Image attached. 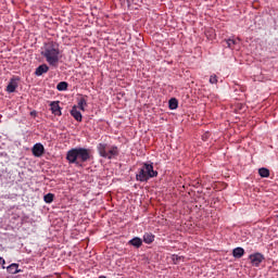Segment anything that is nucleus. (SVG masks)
<instances>
[{
    "label": "nucleus",
    "instance_id": "nucleus-1",
    "mask_svg": "<svg viewBox=\"0 0 278 278\" xmlns=\"http://www.w3.org/2000/svg\"><path fill=\"white\" fill-rule=\"evenodd\" d=\"M41 55L46 58V62H48L50 66L56 68L60 63V45L55 41L46 42L41 48Z\"/></svg>",
    "mask_w": 278,
    "mask_h": 278
},
{
    "label": "nucleus",
    "instance_id": "nucleus-2",
    "mask_svg": "<svg viewBox=\"0 0 278 278\" xmlns=\"http://www.w3.org/2000/svg\"><path fill=\"white\" fill-rule=\"evenodd\" d=\"M92 151L86 148H73L66 153V160L68 164H76V166H81L86 162H90L92 157Z\"/></svg>",
    "mask_w": 278,
    "mask_h": 278
},
{
    "label": "nucleus",
    "instance_id": "nucleus-3",
    "mask_svg": "<svg viewBox=\"0 0 278 278\" xmlns=\"http://www.w3.org/2000/svg\"><path fill=\"white\" fill-rule=\"evenodd\" d=\"M153 177H157V170L153 169V163H143L136 175L137 181L141 182L149 181V179H153Z\"/></svg>",
    "mask_w": 278,
    "mask_h": 278
},
{
    "label": "nucleus",
    "instance_id": "nucleus-4",
    "mask_svg": "<svg viewBox=\"0 0 278 278\" xmlns=\"http://www.w3.org/2000/svg\"><path fill=\"white\" fill-rule=\"evenodd\" d=\"M97 150L100 157H104L105 160H114V157H118V147L116 146L108 147L106 143H99Z\"/></svg>",
    "mask_w": 278,
    "mask_h": 278
},
{
    "label": "nucleus",
    "instance_id": "nucleus-5",
    "mask_svg": "<svg viewBox=\"0 0 278 278\" xmlns=\"http://www.w3.org/2000/svg\"><path fill=\"white\" fill-rule=\"evenodd\" d=\"M249 260H250L252 266H255V268H260V264H262V262H264V260H266V257L264 256V254L256 252L254 254H250Z\"/></svg>",
    "mask_w": 278,
    "mask_h": 278
},
{
    "label": "nucleus",
    "instance_id": "nucleus-6",
    "mask_svg": "<svg viewBox=\"0 0 278 278\" xmlns=\"http://www.w3.org/2000/svg\"><path fill=\"white\" fill-rule=\"evenodd\" d=\"M50 110L54 116H62V108H60V101H52L50 103Z\"/></svg>",
    "mask_w": 278,
    "mask_h": 278
},
{
    "label": "nucleus",
    "instance_id": "nucleus-7",
    "mask_svg": "<svg viewBox=\"0 0 278 278\" xmlns=\"http://www.w3.org/2000/svg\"><path fill=\"white\" fill-rule=\"evenodd\" d=\"M43 154H45V146H42V143H36L33 147V155H35V157H42Z\"/></svg>",
    "mask_w": 278,
    "mask_h": 278
},
{
    "label": "nucleus",
    "instance_id": "nucleus-8",
    "mask_svg": "<svg viewBox=\"0 0 278 278\" xmlns=\"http://www.w3.org/2000/svg\"><path fill=\"white\" fill-rule=\"evenodd\" d=\"M18 88V79L17 78H11L8 86H7V92H15Z\"/></svg>",
    "mask_w": 278,
    "mask_h": 278
},
{
    "label": "nucleus",
    "instance_id": "nucleus-9",
    "mask_svg": "<svg viewBox=\"0 0 278 278\" xmlns=\"http://www.w3.org/2000/svg\"><path fill=\"white\" fill-rule=\"evenodd\" d=\"M45 73H49V65L47 64H41L39 65L36 71H35V75L37 77H40L41 75H45Z\"/></svg>",
    "mask_w": 278,
    "mask_h": 278
},
{
    "label": "nucleus",
    "instance_id": "nucleus-10",
    "mask_svg": "<svg viewBox=\"0 0 278 278\" xmlns=\"http://www.w3.org/2000/svg\"><path fill=\"white\" fill-rule=\"evenodd\" d=\"M78 108H79V110H81L83 112H86V108H88V96H83V97L78 100Z\"/></svg>",
    "mask_w": 278,
    "mask_h": 278
},
{
    "label": "nucleus",
    "instance_id": "nucleus-11",
    "mask_svg": "<svg viewBox=\"0 0 278 278\" xmlns=\"http://www.w3.org/2000/svg\"><path fill=\"white\" fill-rule=\"evenodd\" d=\"M71 114L73 118H75V121H77L78 123H81V119H83L81 112L77 110V106H73V109L71 110Z\"/></svg>",
    "mask_w": 278,
    "mask_h": 278
},
{
    "label": "nucleus",
    "instance_id": "nucleus-12",
    "mask_svg": "<svg viewBox=\"0 0 278 278\" xmlns=\"http://www.w3.org/2000/svg\"><path fill=\"white\" fill-rule=\"evenodd\" d=\"M232 257H236L237 260H240L241 257H244V250L242 248H235L232 250Z\"/></svg>",
    "mask_w": 278,
    "mask_h": 278
},
{
    "label": "nucleus",
    "instance_id": "nucleus-13",
    "mask_svg": "<svg viewBox=\"0 0 278 278\" xmlns=\"http://www.w3.org/2000/svg\"><path fill=\"white\" fill-rule=\"evenodd\" d=\"M8 273L10 275H17V273H21V269H18V264L13 263L7 267Z\"/></svg>",
    "mask_w": 278,
    "mask_h": 278
},
{
    "label": "nucleus",
    "instance_id": "nucleus-14",
    "mask_svg": "<svg viewBox=\"0 0 278 278\" xmlns=\"http://www.w3.org/2000/svg\"><path fill=\"white\" fill-rule=\"evenodd\" d=\"M154 240H155V236H154L153 233H151V232H146V233L143 235V242H144L146 244H151V243H153Z\"/></svg>",
    "mask_w": 278,
    "mask_h": 278
},
{
    "label": "nucleus",
    "instance_id": "nucleus-15",
    "mask_svg": "<svg viewBox=\"0 0 278 278\" xmlns=\"http://www.w3.org/2000/svg\"><path fill=\"white\" fill-rule=\"evenodd\" d=\"M129 244H131L132 247H136V249H140L142 247V239L135 237L129 241Z\"/></svg>",
    "mask_w": 278,
    "mask_h": 278
},
{
    "label": "nucleus",
    "instance_id": "nucleus-16",
    "mask_svg": "<svg viewBox=\"0 0 278 278\" xmlns=\"http://www.w3.org/2000/svg\"><path fill=\"white\" fill-rule=\"evenodd\" d=\"M67 89H68V83H66V81H61L56 86V90H59L60 92L67 90Z\"/></svg>",
    "mask_w": 278,
    "mask_h": 278
},
{
    "label": "nucleus",
    "instance_id": "nucleus-17",
    "mask_svg": "<svg viewBox=\"0 0 278 278\" xmlns=\"http://www.w3.org/2000/svg\"><path fill=\"white\" fill-rule=\"evenodd\" d=\"M258 175L261 177H270V170H268V168H266V167L260 168Z\"/></svg>",
    "mask_w": 278,
    "mask_h": 278
},
{
    "label": "nucleus",
    "instance_id": "nucleus-18",
    "mask_svg": "<svg viewBox=\"0 0 278 278\" xmlns=\"http://www.w3.org/2000/svg\"><path fill=\"white\" fill-rule=\"evenodd\" d=\"M178 106H179V102L177 101V99L172 98L169 100V110H177Z\"/></svg>",
    "mask_w": 278,
    "mask_h": 278
},
{
    "label": "nucleus",
    "instance_id": "nucleus-19",
    "mask_svg": "<svg viewBox=\"0 0 278 278\" xmlns=\"http://www.w3.org/2000/svg\"><path fill=\"white\" fill-rule=\"evenodd\" d=\"M226 45L229 49H233V47H236V45H238V40L236 39H227L226 40Z\"/></svg>",
    "mask_w": 278,
    "mask_h": 278
},
{
    "label": "nucleus",
    "instance_id": "nucleus-20",
    "mask_svg": "<svg viewBox=\"0 0 278 278\" xmlns=\"http://www.w3.org/2000/svg\"><path fill=\"white\" fill-rule=\"evenodd\" d=\"M55 195L53 193H48L43 197L45 203H53Z\"/></svg>",
    "mask_w": 278,
    "mask_h": 278
},
{
    "label": "nucleus",
    "instance_id": "nucleus-21",
    "mask_svg": "<svg viewBox=\"0 0 278 278\" xmlns=\"http://www.w3.org/2000/svg\"><path fill=\"white\" fill-rule=\"evenodd\" d=\"M210 84H218V77L216 75H211Z\"/></svg>",
    "mask_w": 278,
    "mask_h": 278
},
{
    "label": "nucleus",
    "instance_id": "nucleus-22",
    "mask_svg": "<svg viewBox=\"0 0 278 278\" xmlns=\"http://www.w3.org/2000/svg\"><path fill=\"white\" fill-rule=\"evenodd\" d=\"M0 266H2V268H5V260L3 257H0Z\"/></svg>",
    "mask_w": 278,
    "mask_h": 278
},
{
    "label": "nucleus",
    "instance_id": "nucleus-23",
    "mask_svg": "<svg viewBox=\"0 0 278 278\" xmlns=\"http://www.w3.org/2000/svg\"><path fill=\"white\" fill-rule=\"evenodd\" d=\"M99 278H106L105 276H100Z\"/></svg>",
    "mask_w": 278,
    "mask_h": 278
}]
</instances>
